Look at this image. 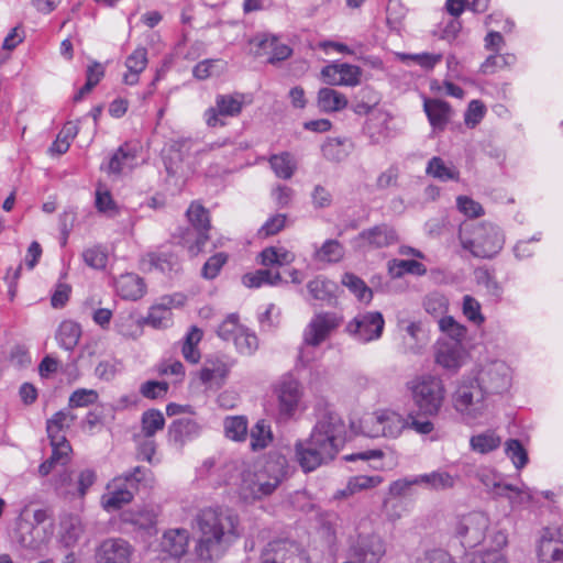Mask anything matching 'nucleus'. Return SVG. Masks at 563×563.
<instances>
[{
	"instance_id": "nucleus-1",
	"label": "nucleus",
	"mask_w": 563,
	"mask_h": 563,
	"mask_svg": "<svg viewBox=\"0 0 563 563\" xmlns=\"http://www.w3.org/2000/svg\"><path fill=\"white\" fill-rule=\"evenodd\" d=\"M192 528L199 533L195 551L202 562L220 560L241 537L239 515L225 506L199 509L192 519Z\"/></svg>"
},
{
	"instance_id": "nucleus-2",
	"label": "nucleus",
	"mask_w": 563,
	"mask_h": 563,
	"mask_svg": "<svg viewBox=\"0 0 563 563\" xmlns=\"http://www.w3.org/2000/svg\"><path fill=\"white\" fill-rule=\"evenodd\" d=\"M346 427L342 418L327 411L317 420L310 437L295 444L296 461L303 472H312L331 462L345 443Z\"/></svg>"
},
{
	"instance_id": "nucleus-3",
	"label": "nucleus",
	"mask_w": 563,
	"mask_h": 563,
	"mask_svg": "<svg viewBox=\"0 0 563 563\" xmlns=\"http://www.w3.org/2000/svg\"><path fill=\"white\" fill-rule=\"evenodd\" d=\"M459 240L464 250L479 258H493L505 244V235L500 228L489 222L462 224Z\"/></svg>"
},
{
	"instance_id": "nucleus-4",
	"label": "nucleus",
	"mask_w": 563,
	"mask_h": 563,
	"mask_svg": "<svg viewBox=\"0 0 563 563\" xmlns=\"http://www.w3.org/2000/svg\"><path fill=\"white\" fill-rule=\"evenodd\" d=\"M153 484V473L145 467L136 466L108 484L107 493L101 497L102 507L107 511L118 510L133 500L141 486L152 487Z\"/></svg>"
},
{
	"instance_id": "nucleus-5",
	"label": "nucleus",
	"mask_w": 563,
	"mask_h": 563,
	"mask_svg": "<svg viewBox=\"0 0 563 563\" xmlns=\"http://www.w3.org/2000/svg\"><path fill=\"white\" fill-rule=\"evenodd\" d=\"M408 388L412 401L424 417H435L440 413L445 400L443 380L435 375L423 374L413 378Z\"/></svg>"
},
{
	"instance_id": "nucleus-6",
	"label": "nucleus",
	"mask_w": 563,
	"mask_h": 563,
	"mask_svg": "<svg viewBox=\"0 0 563 563\" xmlns=\"http://www.w3.org/2000/svg\"><path fill=\"white\" fill-rule=\"evenodd\" d=\"M487 396L474 376L465 375L459 380L452 396L453 406L465 419L476 420L483 417L487 409Z\"/></svg>"
},
{
	"instance_id": "nucleus-7",
	"label": "nucleus",
	"mask_w": 563,
	"mask_h": 563,
	"mask_svg": "<svg viewBox=\"0 0 563 563\" xmlns=\"http://www.w3.org/2000/svg\"><path fill=\"white\" fill-rule=\"evenodd\" d=\"M364 432L371 438H398L409 427V420L402 415L380 409L372 412L362 422Z\"/></svg>"
},
{
	"instance_id": "nucleus-8",
	"label": "nucleus",
	"mask_w": 563,
	"mask_h": 563,
	"mask_svg": "<svg viewBox=\"0 0 563 563\" xmlns=\"http://www.w3.org/2000/svg\"><path fill=\"white\" fill-rule=\"evenodd\" d=\"M474 378L487 395L503 394L511 385V369L501 360H490L478 366Z\"/></svg>"
},
{
	"instance_id": "nucleus-9",
	"label": "nucleus",
	"mask_w": 563,
	"mask_h": 563,
	"mask_svg": "<svg viewBox=\"0 0 563 563\" xmlns=\"http://www.w3.org/2000/svg\"><path fill=\"white\" fill-rule=\"evenodd\" d=\"M280 484V477L271 475L265 470L245 471L241 475L239 496L246 503H252L272 495Z\"/></svg>"
},
{
	"instance_id": "nucleus-10",
	"label": "nucleus",
	"mask_w": 563,
	"mask_h": 563,
	"mask_svg": "<svg viewBox=\"0 0 563 563\" xmlns=\"http://www.w3.org/2000/svg\"><path fill=\"white\" fill-rule=\"evenodd\" d=\"M385 320L378 311L357 313L345 327L346 333L360 343L378 340L384 331Z\"/></svg>"
},
{
	"instance_id": "nucleus-11",
	"label": "nucleus",
	"mask_w": 563,
	"mask_h": 563,
	"mask_svg": "<svg viewBox=\"0 0 563 563\" xmlns=\"http://www.w3.org/2000/svg\"><path fill=\"white\" fill-rule=\"evenodd\" d=\"M245 95L240 92L217 95L214 106L208 108L203 119L209 128L224 126L222 118H235L241 114L246 103Z\"/></svg>"
},
{
	"instance_id": "nucleus-12",
	"label": "nucleus",
	"mask_w": 563,
	"mask_h": 563,
	"mask_svg": "<svg viewBox=\"0 0 563 563\" xmlns=\"http://www.w3.org/2000/svg\"><path fill=\"white\" fill-rule=\"evenodd\" d=\"M96 472L85 468L79 472H63L55 482L57 493L67 498H84L95 484Z\"/></svg>"
},
{
	"instance_id": "nucleus-13",
	"label": "nucleus",
	"mask_w": 563,
	"mask_h": 563,
	"mask_svg": "<svg viewBox=\"0 0 563 563\" xmlns=\"http://www.w3.org/2000/svg\"><path fill=\"white\" fill-rule=\"evenodd\" d=\"M342 323V317L335 312L316 313L303 330V345L319 346Z\"/></svg>"
},
{
	"instance_id": "nucleus-14",
	"label": "nucleus",
	"mask_w": 563,
	"mask_h": 563,
	"mask_svg": "<svg viewBox=\"0 0 563 563\" xmlns=\"http://www.w3.org/2000/svg\"><path fill=\"white\" fill-rule=\"evenodd\" d=\"M489 517L482 511H473L462 516L455 523V533L470 547L484 540L489 528Z\"/></svg>"
},
{
	"instance_id": "nucleus-15",
	"label": "nucleus",
	"mask_w": 563,
	"mask_h": 563,
	"mask_svg": "<svg viewBox=\"0 0 563 563\" xmlns=\"http://www.w3.org/2000/svg\"><path fill=\"white\" fill-rule=\"evenodd\" d=\"M275 393L278 399L279 415L284 418L292 417L298 410L303 395L299 380L291 375H284L277 383Z\"/></svg>"
},
{
	"instance_id": "nucleus-16",
	"label": "nucleus",
	"mask_w": 563,
	"mask_h": 563,
	"mask_svg": "<svg viewBox=\"0 0 563 563\" xmlns=\"http://www.w3.org/2000/svg\"><path fill=\"white\" fill-rule=\"evenodd\" d=\"M231 366L221 356H210L205 360L198 377L208 389H219L225 384Z\"/></svg>"
},
{
	"instance_id": "nucleus-17",
	"label": "nucleus",
	"mask_w": 563,
	"mask_h": 563,
	"mask_svg": "<svg viewBox=\"0 0 563 563\" xmlns=\"http://www.w3.org/2000/svg\"><path fill=\"white\" fill-rule=\"evenodd\" d=\"M321 76L330 86L354 87L361 82L362 70L356 65L333 63L322 68Z\"/></svg>"
},
{
	"instance_id": "nucleus-18",
	"label": "nucleus",
	"mask_w": 563,
	"mask_h": 563,
	"mask_svg": "<svg viewBox=\"0 0 563 563\" xmlns=\"http://www.w3.org/2000/svg\"><path fill=\"white\" fill-rule=\"evenodd\" d=\"M398 328L404 332L402 345L405 353L420 355L429 342V335L421 321L401 319Z\"/></svg>"
},
{
	"instance_id": "nucleus-19",
	"label": "nucleus",
	"mask_w": 563,
	"mask_h": 563,
	"mask_svg": "<svg viewBox=\"0 0 563 563\" xmlns=\"http://www.w3.org/2000/svg\"><path fill=\"white\" fill-rule=\"evenodd\" d=\"M134 554L133 545L122 538L103 540L97 549L99 563H126Z\"/></svg>"
},
{
	"instance_id": "nucleus-20",
	"label": "nucleus",
	"mask_w": 563,
	"mask_h": 563,
	"mask_svg": "<svg viewBox=\"0 0 563 563\" xmlns=\"http://www.w3.org/2000/svg\"><path fill=\"white\" fill-rule=\"evenodd\" d=\"M187 218L197 234L195 244H190L188 250L191 255H197L209 240L208 232L211 228L209 213L200 203L192 202L187 210Z\"/></svg>"
},
{
	"instance_id": "nucleus-21",
	"label": "nucleus",
	"mask_w": 563,
	"mask_h": 563,
	"mask_svg": "<svg viewBox=\"0 0 563 563\" xmlns=\"http://www.w3.org/2000/svg\"><path fill=\"white\" fill-rule=\"evenodd\" d=\"M52 536V523H48V526H33L32 522L25 520L18 523L16 540L25 549L40 550Z\"/></svg>"
},
{
	"instance_id": "nucleus-22",
	"label": "nucleus",
	"mask_w": 563,
	"mask_h": 563,
	"mask_svg": "<svg viewBox=\"0 0 563 563\" xmlns=\"http://www.w3.org/2000/svg\"><path fill=\"white\" fill-rule=\"evenodd\" d=\"M397 239V233L391 227L380 224L362 231L355 238L354 244L362 250L382 249L396 243Z\"/></svg>"
},
{
	"instance_id": "nucleus-23",
	"label": "nucleus",
	"mask_w": 563,
	"mask_h": 563,
	"mask_svg": "<svg viewBox=\"0 0 563 563\" xmlns=\"http://www.w3.org/2000/svg\"><path fill=\"white\" fill-rule=\"evenodd\" d=\"M252 43L257 47L255 54L257 56H267V62L269 64H276L285 60L292 53L291 48L279 42L278 37L275 35L262 34L254 37Z\"/></svg>"
},
{
	"instance_id": "nucleus-24",
	"label": "nucleus",
	"mask_w": 563,
	"mask_h": 563,
	"mask_svg": "<svg viewBox=\"0 0 563 563\" xmlns=\"http://www.w3.org/2000/svg\"><path fill=\"white\" fill-rule=\"evenodd\" d=\"M466 352L463 345L439 341L434 354L435 363L442 368L456 373L465 362Z\"/></svg>"
},
{
	"instance_id": "nucleus-25",
	"label": "nucleus",
	"mask_w": 563,
	"mask_h": 563,
	"mask_svg": "<svg viewBox=\"0 0 563 563\" xmlns=\"http://www.w3.org/2000/svg\"><path fill=\"white\" fill-rule=\"evenodd\" d=\"M353 552L361 563H377L384 556L386 548L377 534L360 536L353 545Z\"/></svg>"
},
{
	"instance_id": "nucleus-26",
	"label": "nucleus",
	"mask_w": 563,
	"mask_h": 563,
	"mask_svg": "<svg viewBox=\"0 0 563 563\" xmlns=\"http://www.w3.org/2000/svg\"><path fill=\"white\" fill-rule=\"evenodd\" d=\"M201 426L191 418H180L172 422L168 428L169 441L178 446L199 437Z\"/></svg>"
},
{
	"instance_id": "nucleus-27",
	"label": "nucleus",
	"mask_w": 563,
	"mask_h": 563,
	"mask_svg": "<svg viewBox=\"0 0 563 563\" xmlns=\"http://www.w3.org/2000/svg\"><path fill=\"white\" fill-rule=\"evenodd\" d=\"M189 531L185 528L167 530L162 539V550L173 559L181 558L188 549Z\"/></svg>"
},
{
	"instance_id": "nucleus-28",
	"label": "nucleus",
	"mask_w": 563,
	"mask_h": 563,
	"mask_svg": "<svg viewBox=\"0 0 563 563\" xmlns=\"http://www.w3.org/2000/svg\"><path fill=\"white\" fill-rule=\"evenodd\" d=\"M147 63V49L143 46L136 47L125 59L126 73L123 75V82L129 86L136 85Z\"/></svg>"
},
{
	"instance_id": "nucleus-29",
	"label": "nucleus",
	"mask_w": 563,
	"mask_h": 563,
	"mask_svg": "<svg viewBox=\"0 0 563 563\" xmlns=\"http://www.w3.org/2000/svg\"><path fill=\"white\" fill-rule=\"evenodd\" d=\"M354 150V143L349 137H328L321 146L323 157L332 163L346 159Z\"/></svg>"
},
{
	"instance_id": "nucleus-30",
	"label": "nucleus",
	"mask_w": 563,
	"mask_h": 563,
	"mask_svg": "<svg viewBox=\"0 0 563 563\" xmlns=\"http://www.w3.org/2000/svg\"><path fill=\"white\" fill-rule=\"evenodd\" d=\"M118 294L128 300H137L145 294L143 278L133 273L121 275L115 282Z\"/></svg>"
},
{
	"instance_id": "nucleus-31",
	"label": "nucleus",
	"mask_w": 563,
	"mask_h": 563,
	"mask_svg": "<svg viewBox=\"0 0 563 563\" xmlns=\"http://www.w3.org/2000/svg\"><path fill=\"white\" fill-rule=\"evenodd\" d=\"M76 418L69 408L54 413L46 422L48 439H54L55 441L66 439V431L71 427Z\"/></svg>"
},
{
	"instance_id": "nucleus-32",
	"label": "nucleus",
	"mask_w": 563,
	"mask_h": 563,
	"mask_svg": "<svg viewBox=\"0 0 563 563\" xmlns=\"http://www.w3.org/2000/svg\"><path fill=\"white\" fill-rule=\"evenodd\" d=\"M549 529H545L539 545L538 558L540 563H551L563 561V542L553 539Z\"/></svg>"
},
{
	"instance_id": "nucleus-33",
	"label": "nucleus",
	"mask_w": 563,
	"mask_h": 563,
	"mask_svg": "<svg viewBox=\"0 0 563 563\" xmlns=\"http://www.w3.org/2000/svg\"><path fill=\"white\" fill-rule=\"evenodd\" d=\"M383 483V477L379 475H356L347 481L346 486L335 493L334 498H347L358 492L375 488Z\"/></svg>"
},
{
	"instance_id": "nucleus-34",
	"label": "nucleus",
	"mask_w": 563,
	"mask_h": 563,
	"mask_svg": "<svg viewBox=\"0 0 563 563\" xmlns=\"http://www.w3.org/2000/svg\"><path fill=\"white\" fill-rule=\"evenodd\" d=\"M424 112L434 129H444L450 118V106L439 99H424Z\"/></svg>"
},
{
	"instance_id": "nucleus-35",
	"label": "nucleus",
	"mask_w": 563,
	"mask_h": 563,
	"mask_svg": "<svg viewBox=\"0 0 563 563\" xmlns=\"http://www.w3.org/2000/svg\"><path fill=\"white\" fill-rule=\"evenodd\" d=\"M475 477L494 498H497V495H504L503 492H506V489H510V484L504 483L501 475L493 468L481 466L475 471Z\"/></svg>"
},
{
	"instance_id": "nucleus-36",
	"label": "nucleus",
	"mask_w": 563,
	"mask_h": 563,
	"mask_svg": "<svg viewBox=\"0 0 563 563\" xmlns=\"http://www.w3.org/2000/svg\"><path fill=\"white\" fill-rule=\"evenodd\" d=\"M318 107L322 112H338L346 108L347 98L332 88H321L317 97Z\"/></svg>"
},
{
	"instance_id": "nucleus-37",
	"label": "nucleus",
	"mask_w": 563,
	"mask_h": 563,
	"mask_svg": "<svg viewBox=\"0 0 563 563\" xmlns=\"http://www.w3.org/2000/svg\"><path fill=\"white\" fill-rule=\"evenodd\" d=\"M426 174L443 183L460 179L459 169L452 163H446L439 156H433L428 162Z\"/></svg>"
},
{
	"instance_id": "nucleus-38",
	"label": "nucleus",
	"mask_w": 563,
	"mask_h": 563,
	"mask_svg": "<svg viewBox=\"0 0 563 563\" xmlns=\"http://www.w3.org/2000/svg\"><path fill=\"white\" fill-rule=\"evenodd\" d=\"M307 289L312 299L330 305L335 298L338 286L323 276H317L307 284Z\"/></svg>"
},
{
	"instance_id": "nucleus-39",
	"label": "nucleus",
	"mask_w": 563,
	"mask_h": 563,
	"mask_svg": "<svg viewBox=\"0 0 563 563\" xmlns=\"http://www.w3.org/2000/svg\"><path fill=\"white\" fill-rule=\"evenodd\" d=\"M283 282L278 271L272 268L257 269L254 273H247L242 277V283L249 288H258L264 285L276 286Z\"/></svg>"
},
{
	"instance_id": "nucleus-40",
	"label": "nucleus",
	"mask_w": 563,
	"mask_h": 563,
	"mask_svg": "<svg viewBox=\"0 0 563 563\" xmlns=\"http://www.w3.org/2000/svg\"><path fill=\"white\" fill-rule=\"evenodd\" d=\"M295 261V254L285 247L269 246L260 253V263L266 267L286 266Z\"/></svg>"
},
{
	"instance_id": "nucleus-41",
	"label": "nucleus",
	"mask_w": 563,
	"mask_h": 563,
	"mask_svg": "<svg viewBox=\"0 0 563 563\" xmlns=\"http://www.w3.org/2000/svg\"><path fill=\"white\" fill-rule=\"evenodd\" d=\"M203 332L201 329L192 325L186 333L183 345L181 354L184 358L192 364H197L201 357L198 344L201 342Z\"/></svg>"
},
{
	"instance_id": "nucleus-42",
	"label": "nucleus",
	"mask_w": 563,
	"mask_h": 563,
	"mask_svg": "<svg viewBox=\"0 0 563 563\" xmlns=\"http://www.w3.org/2000/svg\"><path fill=\"white\" fill-rule=\"evenodd\" d=\"M81 336L80 325L74 321H63L57 330L56 340L60 347L73 351Z\"/></svg>"
},
{
	"instance_id": "nucleus-43",
	"label": "nucleus",
	"mask_w": 563,
	"mask_h": 563,
	"mask_svg": "<svg viewBox=\"0 0 563 563\" xmlns=\"http://www.w3.org/2000/svg\"><path fill=\"white\" fill-rule=\"evenodd\" d=\"M268 162L274 174L282 179H290L297 169L296 159L288 152L274 154Z\"/></svg>"
},
{
	"instance_id": "nucleus-44",
	"label": "nucleus",
	"mask_w": 563,
	"mask_h": 563,
	"mask_svg": "<svg viewBox=\"0 0 563 563\" xmlns=\"http://www.w3.org/2000/svg\"><path fill=\"white\" fill-rule=\"evenodd\" d=\"M165 418L157 409H148L142 413L141 432L139 435L143 438H153L155 433L163 430Z\"/></svg>"
},
{
	"instance_id": "nucleus-45",
	"label": "nucleus",
	"mask_w": 563,
	"mask_h": 563,
	"mask_svg": "<svg viewBox=\"0 0 563 563\" xmlns=\"http://www.w3.org/2000/svg\"><path fill=\"white\" fill-rule=\"evenodd\" d=\"M420 484L434 490H444L454 487L456 477L444 471H434L419 475Z\"/></svg>"
},
{
	"instance_id": "nucleus-46",
	"label": "nucleus",
	"mask_w": 563,
	"mask_h": 563,
	"mask_svg": "<svg viewBox=\"0 0 563 563\" xmlns=\"http://www.w3.org/2000/svg\"><path fill=\"white\" fill-rule=\"evenodd\" d=\"M388 272L393 278H399L405 274L424 275L427 268L415 260H393L388 263Z\"/></svg>"
},
{
	"instance_id": "nucleus-47",
	"label": "nucleus",
	"mask_w": 563,
	"mask_h": 563,
	"mask_svg": "<svg viewBox=\"0 0 563 563\" xmlns=\"http://www.w3.org/2000/svg\"><path fill=\"white\" fill-rule=\"evenodd\" d=\"M174 306V300L169 297L162 298V301L153 306L150 310L147 321L154 328L167 327L170 321V308Z\"/></svg>"
},
{
	"instance_id": "nucleus-48",
	"label": "nucleus",
	"mask_w": 563,
	"mask_h": 563,
	"mask_svg": "<svg viewBox=\"0 0 563 563\" xmlns=\"http://www.w3.org/2000/svg\"><path fill=\"white\" fill-rule=\"evenodd\" d=\"M501 444V439L494 431H485L473 435L470 440L471 449L481 454H487Z\"/></svg>"
},
{
	"instance_id": "nucleus-49",
	"label": "nucleus",
	"mask_w": 563,
	"mask_h": 563,
	"mask_svg": "<svg viewBox=\"0 0 563 563\" xmlns=\"http://www.w3.org/2000/svg\"><path fill=\"white\" fill-rule=\"evenodd\" d=\"M247 427V419L243 416L227 417L223 421L225 437L236 442L245 441Z\"/></svg>"
},
{
	"instance_id": "nucleus-50",
	"label": "nucleus",
	"mask_w": 563,
	"mask_h": 563,
	"mask_svg": "<svg viewBox=\"0 0 563 563\" xmlns=\"http://www.w3.org/2000/svg\"><path fill=\"white\" fill-rule=\"evenodd\" d=\"M440 331L450 338L453 342L462 345L466 339L467 329L457 322L452 316H445L438 320Z\"/></svg>"
},
{
	"instance_id": "nucleus-51",
	"label": "nucleus",
	"mask_w": 563,
	"mask_h": 563,
	"mask_svg": "<svg viewBox=\"0 0 563 563\" xmlns=\"http://www.w3.org/2000/svg\"><path fill=\"white\" fill-rule=\"evenodd\" d=\"M148 263L152 268L164 274L177 271L179 266L178 257L169 251H158L148 254Z\"/></svg>"
},
{
	"instance_id": "nucleus-52",
	"label": "nucleus",
	"mask_w": 563,
	"mask_h": 563,
	"mask_svg": "<svg viewBox=\"0 0 563 563\" xmlns=\"http://www.w3.org/2000/svg\"><path fill=\"white\" fill-rule=\"evenodd\" d=\"M272 439V431L266 421H257L250 432V445L252 451L265 449L271 443Z\"/></svg>"
},
{
	"instance_id": "nucleus-53",
	"label": "nucleus",
	"mask_w": 563,
	"mask_h": 563,
	"mask_svg": "<svg viewBox=\"0 0 563 563\" xmlns=\"http://www.w3.org/2000/svg\"><path fill=\"white\" fill-rule=\"evenodd\" d=\"M122 520L139 529L152 530L156 526V514L151 509H141L134 512H124Z\"/></svg>"
},
{
	"instance_id": "nucleus-54",
	"label": "nucleus",
	"mask_w": 563,
	"mask_h": 563,
	"mask_svg": "<svg viewBox=\"0 0 563 563\" xmlns=\"http://www.w3.org/2000/svg\"><path fill=\"white\" fill-rule=\"evenodd\" d=\"M103 76L104 67L100 63L93 62L89 65L86 71V84L75 95L74 100H81L85 95L89 93L100 82Z\"/></svg>"
},
{
	"instance_id": "nucleus-55",
	"label": "nucleus",
	"mask_w": 563,
	"mask_h": 563,
	"mask_svg": "<svg viewBox=\"0 0 563 563\" xmlns=\"http://www.w3.org/2000/svg\"><path fill=\"white\" fill-rule=\"evenodd\" d=\"M505 454L517 470H522L529 462L528 452L517 439L505 442Z\"/></svg>"
},
{
	"instance_id": "nucleus-56",
	"label": "nucleus",
	"mask_w": 563,
	"mask_h": 563,
	"mask_svg": "<svg viewBox=\"0 0 563 563\" xmlns=\"http://www.w3.org/2000/svg\"><path fill=\"white\" fill-rule=\"evenodd\" d=\"M60 530L63 541L68 545L78 540L82 533V523L77 516H66L60 521Z\"/></svg>"
},
{
	"instance_id": "nucleus-57",
	"label": "nucleus",
	"mask_w": 563,
	"mask_h": 563,
	"mask_svg": "<svg viewBox=\"0 0 563 563\" xmlns=\"http://www.w3.org/2000/svg\"><path fill=\"white\" fill-rule=\"evenodd\" d=\"M135 163V155L128 151L124 146L118 148L109 162V172L114 174L130 170Z\"/></svg>"
},
{
	"instance_id": "nucleus-58",
	"label": "nucleus",
	"mask_w": 563,
	"mask_h": 563,
	"mask_svg": "<svg viewBox=\"0 0 563 563\" xmlns=\"http://www.w3.org/2000/svg\"><path fill=\"white\" fill-rule=\"evenodd\" d=\"M343 255L344 249L336 240H327L316 252V258L320 262L327 263H336L343 257Z\"/></svg>"
},
{
	"instance_id": "nucleus-59",
	"label": "nucleus",
	"mask_w": 563,
	"mask_h": 563,
	"mask_svg": "<svg viewBox=\"0 0 563 563\" xmlns=\"http://www.w3.org/2000/svg\"><path fill=\"white\" fill-rule=\"evenodd\" d=\"M342 284L346 286L358 300L364 302H369L372 300L373 292L371 288H368L366 284L354 274H344L342 277Z\"/></svg>"
},
{
	"instance_id": "nucleus-60",
	"label": "nucleus",
	"mask_w": 563,
	"mask_h": 563,
	"mask_svg": "<svg viewBox=\"0 0 563 563\" xmlns=\"http://www.w3.org/2000/svg\"><path fill=\"white\" fill-rule=\"evenodd\" d=\"M77 126L74 123H66L52 144L51 152L58 155L66 153L70 146L71 140L77 135Z\"/></svg>"
},
{
	"instance_id": "nucleus-61",
	"label": "nucleus",
	"mask_w": 563,
	"mask_h": 563,
	"mask_svg": "<svg viewBox=\"0 0 563 563\" xmlns=\"http://www.w3.org/2000/svg\"><path fill=\"white\" fill-rule=\"evenodd\" d=\"M423 307L429 314L438 318L439 320L440 318L446 316L449 309V300L445 296L433 292L426 297Z\"/></svg>"
},
{
	"instance_id": "nucleus-62",
	"label": "nucleus",
	"mask_w": 563,
	"mask_h": 563,
	"mask_svg": "<svg viewBox=\"0 0 563 563\" xmlns=\"http://www.w3.org/2000/svg\"><path fill=\"white\" fill-rule=\"evenodd\" d=\"M503 493L504 495H497V498H507L511 507L523 506L532 500V490L527 485L520 487L510 485V489Z\"/></svg>"
},
{
	"instance_id": "nucleus-63",
	"label": "nucleus",
	"mask_w": 563,
	"mask_h": 563,
	"mask_svg": "<svg viewBox=\"0 0 563 563\" xmlns=\"http://www.w3.org/2000/svg\"><path fill=\"white\" fill-rule=\"evenodd\" d=\"M95 205L99 212L110 218H114L115 216L119 214V207L113 200L110 191L102 187H98V189L96 190Z\"/></svg>"
},
{
	"instance_id": "nucleus-64",
	"label": "nucleus",
	"mask_w": 563,
	"mask_h": 563,
	"mask_svg": "<svg viewBox=\"0 0 563 563\" xmlns=\"http://www.w3.org/2000/svg\"><path fill=\"white\" fill-rule=\"evenodd\" d=\"M81 256L85 264L95 269L104 268L108 262V253L100 245L86 249Z\"/></svg>"
}]
</instances>
